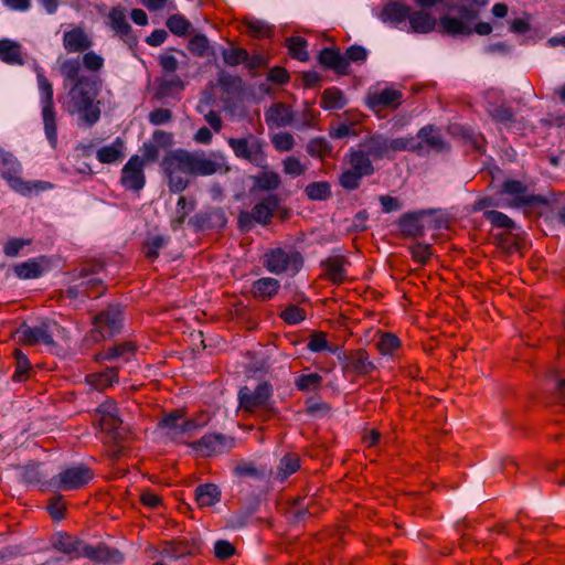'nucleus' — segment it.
I'll return each instance as SVG.
<instances>
[{"label": "nucleus", "mask_w": 565, "mask_h": 565, "mask_svg": "<svg viewBox=\"0 0 565 565\" xmlns=\"http://www.w3.org/2000/svg\"><path fill=\"white\" fill-rule=\"evenodd\" d=\"M253 190L267 192L249 210H242L237 216V227L243 233L250 232L256 225L267 227L273 218L286 222L291 217V210L285 203L282 198L274 193L281 185L280 175L274 170H264L252 177Z\"/></svg>", "instance_id": "f257e3e1"}, {"label": "nucleus", "mask_w": 565, "mask_h": 565, "mask_svg": "<svg viewBox=\"0 0 565 565\" xmlns=\"http://www.w3.org/2000/svg\"><path fill=\"white\" fill-rule=\"evenodd\" d=\"M387 159L386 136L381 132H370L356 147L349 149L345 161L349 168L338 177L339 185L345 191H355L362 180L376 171L373 161Z\"/></svg>", "instance_id": "f03ea898"}, {"label": "nucleus", "mask_w": 565, "mask_h": 565, "mask_svg": "<svg viewBox=\"0 0 565 565\" xmlns=\"http://www.w3.org/2000/svg\"><path fill=\"white\" fill-rule=\"evenodd\" d=\"M160 166L171 193H181L189 186L188 175L207 177L221 169V164L207 158L203 151L184 149L167 152Z\"/></svg>", "instance_id": "7ed1b4c3"}, {"label": "nucleus", "mask_w": 565, "mask_h": 565, "mask_svg": "<svg viewBox=\"0 0 565 565\" xmlns=\"http://www.w3.org/2000/svg\"><path fill=\"white\" fill-rule=\"evenodd\" d=\"M100 88L102 81L98 76L83 75L67 93L68 113L78 114L81 120L88 127L95 125L100 118L99 103H95Z\"/></svg>", "instance_id": "20e7f679"}, {"label": "nucleus", "mask_w": 565, "mask_h": 565, "mask_svg": "<svg viewBox=\"0 0 565 565\" xmlns=\"http://www.w3.org/2000/svg\"><path fill=\"white\" fill-rule=\"evenodd\" d=\"M487 2H448L438 12L437 31L451 36L472 35V24Z\"/></svg>", "instance_id": "39448f33"}, {"label": "nucleus", "mask_w": 565, "mask_h": 565, "mask_svg": "<svg viewBox=\"0 0 565 565\" xmlns=\"http://www.w3.org/2000/svg\"><path fill=\"white\" fill-rule=\"evenodd\" d=\"M274 390L273 385L267 382H260L254 390L243 386L238 390V407L249 415L259 412L262 422H267L276 415V408L273 405Z\"/></svg>", "instance_id": "423d86ee"}, {"label": "nucleus", "mask_w": 565, "mask_h": 565, "mask_svg": "<svg viewBox=\"0 0 565 565\" xmlns=\"http://www.w3.org/2000/svg\"><path fill=\"white\" fill-rule=\"evenodd\" d=\"M93 424L103 434L102 441L109 446H120L125 439L122 420L114 399H106L94 412Z\"/></svg>", "instance_id": "0eeeda50"}, {"label": "nucleus", "mask_w": 565, "mask_h": 565, "mask_svg": "<svg viewBox=\"0 0 565 565\" xmlns=\"http://www.w3.org/2000/svg\"><path fill=\"white\" fill-rule=\"evenodd\" d=\"M22 166L11 153L0 147V175L4 179L10 189L14 192L29 196L33 192L39 193L52 188L50 182L45 181H25L20 177Z\"/></svg>", "instance_id": "6e6552de"}, {"label": "nucleus", "mask_w": 565, "mask_h": 565, "mask_svg": "<svg viewBox=\"0 0 565 565\" xmlns=\"http://www.w3.org/2000/svg\"><path fill=\"white\" fill-rule=\"evenodd\" d=\"M498 195L502 200V207L536 209L548 205L545 196L530 193L529 186L523 181L514 179L504 180L498 190Z\"/></svg>", "instance_id": "1a4fd4ad"}, {"label": "nucleus", "mask_w": 565, "mask_h": 565, "mask_svg": "<svg viewBox=\"0 0 565 565\" xmlns=\"http://www.w3.org/2000/svg\"><path fill=\"white\" fill-rule=\"evenodd\" d=\"M305 259L302 254L295 247L269 248L264 254L263 265L270 273L275 275L289 274L290 276L297 275L303 267Z\"/></svg>", "instance_id": "9d476101"}, {"label": "nucleus", "mask_w": 565, "mask_h": 565, "mask_svg": "<svg viewBox=\"0 0 565 565\" xmlns=\"http://www.w3.org/2000/svg\"><path fill=\"white\" fill-rule=\"evenodd\" d=\"M124 310L119 303H109L93 317L89 338L100 342L118 334L122 329Z\"/></svg>", "instance_id": "9b49d317"}, {"label": "nucleus", "mask_w": 565, "mask_h": 565, "mask_svg": "<svg viewBox=\"0 0 565 565\" xmlns=\"http://www.w3.org/2000/svg\"><path fill=\"white\" fill-rule=\"evenodd\" d=\"M441 223V220L434 217V212L430 210L407 212L402 214L397 221L402 235L411 238L423 237L426 228L439 230Z\"/></svg>", "instance_id": "f8f14e48"}, {"label": "nucleus", "mask_w": 565, "mask_h": 565, "mask_svg": "<svg viewBox=\"0 0 565 565\" xmlns=\"http://www.w3.org/2000/svg\"><path fill=\"white\" fill-rule=\"evenodd\" d=\"M185 412L181 408L173 409L166 414L158 426L166 430V435L177 444H188L193 433L199 428L194 419H183Z\"/></svg>", "instance_id": "ddd939ff"}, {"label": "nucleus", "mask_w": 565, "mask_h": 565, "mask_svg": "<svg viewBox=\"0 0 565 565\" xmlns=\"http://www.w3.org/2000/svg\"><path fill=\"white\" fill-rule=\"evenodd\" d=\"M340 364L345 376L373 379L379 373L370 353L363 348L345 351L340 358Z\"/></svg>", "instance_id": "4468645a"}, {"label": "nucleus", "mask_w": 565, "mask_h": 565, "mask_svg": "<svg viewBox=\"0 0 565 565\" xmlns=\"http://www.w3.org/2000/svg\"><path fill=\"white\" fill-rule=\"evenodd\" d=\"M94 471L85 463L68 467L53 476L49 486L57 491H74L85 488L93 479Z\"/></svg>", "instance_id": "2eb2a0df"}, {"label": "nucleus", "mask_w": 565, "mask_h": 565, "mask_svg": "<svg viewBox=\"0 0 565 565\" xmlns=\"http://www.w3.org/2000/svg\"><path fill=\"white\" fill-rule=\"evenodd\" d=\"M61 326L51 319H44L39 326L30 327L23 322L18 329L19 342L23 345L34 347L44 344L47 347L54 345L53 335Z\"/></svg>", "instance_id": "dca6fc26"}, {"label": "nucleus", "mask_w": 565, "mask_h": 565, "mask_svg": "<svg viewBox=\"0 0 565 565\" xmlns=\"http://www.w3.org/2000/svg\"><path fill=\"white\" fill-rule=\"evenodd\" d=\"M227 143L237 158L256 167L267 168L264 142L260 139L250 135L244 138H230Z\"/></svg>", "instance_id": "f3484780"}, {"label": "nucleus", "mask_w": 565, "mask_h": 565, "mask_svg": "<svg viewBox=\"0 0 565 565\" xmlns=\"http://www.w3.org/2000/svg\"><path fill=\"white\" fill-rule=\"evenodd\" d=\"M418 10L411 11L409 25L413 32L428 33L438 28V12L441 4L448 2H418Z\"/></svg>", "instance_id": "a211bd4d"}, {"label": "nucleus", "mask_w": 565, "mask_h": 565, "mask_svg": "<svg viewBox=\"0 0 565 565\" xmlns=\"http://www.w3.org/2000/svg\"><path fill=\"white\" fill-rule=\"evenodd\" d=\"M190 446L202 457H212L231 451L235 447V438L221 433L206 434Z\"/></svg>", "instance_id": "6ab92c4d"}, {"label": "nucleus", "mask_w": 565, "mask_h": 565, "mask_svg": "<svg viewBox=\"0 0 565 565\" xmlns=\"http://www.w3.org/2000/svg\"><path fill=\"white\" fill-rule=\"evenodd\" d=\"M351 265L344 255H331L320 262V278L333 286H340L348 280V267Z\"/></svg>", "instance_id": "aec40b11"}, {"label": "nucleus", "mask_w": 565, "mask_h": 565, "mask_svg": "<svg viewBox=\"0 0 565 565\" xmlns=\"http://www.w3.org/2000/svg\"><path fill=\"white\" fill-rule=\"evenodd\" d=\"M85 540L66 531H57L50 537L51 547L68 559H79Z\"/></svg>", "instance_id": "412c9836"}, {"label": "nucleus", "mask_w": 565, "mask_h": 565, "mask_svg": "<svg viewBox=\"0 0 565 565\" xmlns=\"http://www.w3.org/2000/svg\"><path fill=\"white\" fill-rule=\"evenodd\" d=\"M143 161L138 154L129 158L127 163L121 169L120 183L121 185L135 192H139L146 184V175L143 171Z\"/></svg>", "instance_id": "4be33fe9"}, {"label": "nucleus", "mask_w": 565, "mask_h": 565, "mask_svg": "<svg viewBox=\"0 0 565 565\" xmlns=\"http://www.w3.org/2000/svg\"><path fill=\"white\" fill-rule=\"evenodd\" d=\"M189 224L194 228L195 232L221 230L226 226L227 217L222 207L213 206L194 214L189 220Z\"/></svg>", "instance_id": "5701e85b"}, {"label": "nucleus", "mask_w": 565, "mask_h": 565, "mask_svg": "<svg viewBox=\"0 0 565 565\" xmlns=\"http://www.w3.org/2000/svg\"><path fill=\"white\" fill-rule=\"evenodd\" d=\"M81 558H86L95 564H118L124 561V555L119 550L110 547L104 542L92 545L85 541Z\"/></svg>", "instance_id": "b1692460"}, {"label": "nucleus", "mask_w": 565, "mask_h": 565, "mask_svg": "<svg viewBox=\"0 0 565 565\" xmlns=\"http://www.w3.org/2000/svg\"><path fill=\"white\" fill-rule=\"evenodd\" d=\"M403 93L398 89L384 88L367 95L370 109L377 113L383 109H396L402 104Z\"/></svg>", "instance_id": "393cba45"}, {"label": "nucleus", "mask_w": 565, "mask_h": 565, "mask_svg": "<svg viewBox=\"0 0 565 565\" xmlns=\"http://www.w3.org/2000/svg\"><path fill=\"white\" fill-rule=\"evenodd\" d=\"M319 64L326 70H332L337 75H349L348 60L340 53L338 47H324L318 55Z\"/></svg>", "instance_id": "a878e982"}, {"label": "nucleus", "mask_w": 565, "mask_h": 565, "mask_svg": "<svg viewBox=\"0 0 565 565\" xmlns=\"http://www.w3.org/2000/svg\"><path fill=\"white\" fill-rule=\"evenodd\" d=\"M137 352V345L132 341H124L116 343L113 347L97 352L94 355L96 362L114 361L121 359L126 362L130 361Z\"/></svg>", "instance_id": "bb28decb"}, {"label": "nucleus", "mask_w": 565, "mask_h": 565, "mask_svg": "<svg viewBox=\"0 0 565 565\" xmlns=\"http://www.w3.org/2000/svg\"><path fill=\"white\" fill-rule=\"evenodd\" d=\"M280 290V282L274 277H262L252 282L250 295L259 302L274 299Z\"/></svg>", "instance_id": "cd10ccee"}, {"label": "nucleus", "mask_w": 565, "mask_h": 565, "mask_svg": "<svg viewBox=\"0 0 565 565\" xmlns=\"http://www.w3.org/2000/svg\"><path fill=\"white\" fill-rule=\"evenodd\" d=\"M93 45L87 33L79 26H75L63 34V46L68 53H84Z\"/></svg>", "instance_id": "c85d7f7f"}, {"label": "nucleus", "mask_w": 565, "mask_h": 565, "mask_svg": "<svg viewBox=\"0 0 565 565\" xmlns=\"http://www.w3.org/2000/svg\"><path fill=\"white\" fill-rule=\"evenodd\" d=\"M417 138L419 139L418 142H422V146L425 145L435 152H444L450 148L445 141L440 129L434 125L422 127L417 132Z\"/></svg>", "instance_id": "c756f323"}, {"label": "nucleus", "mask_w": 565, "mask_h": 565, "mask_svg": "<svg viewBox=\"0 0 565 565\" xmlns=\"http://www.w3.org/2000/svg\"><path fill=\"white\" fill-rule=\"evenodd\" d=\"M110 26L116 34L129 45L137 44V36L132 33V29L126 19L124 10L114 8L109 12Z\"/></svg>", "instance_id": "7c9ffc66"}, {"label": "nucleus", "mask_w": 565, "mask_h": 565, "mask_svg": "<svg viewBox=\"0 0 565 565\" xmlns=\"http://www.w3.org/2000/svg\"><path fill=\"white\" fill-rule=\"evenodd\" d=\"M265 120L269 127L280 128L294 120L291 107L285 103H274L265 113Z\"/></svg>", "instance_id": "2f4dec72"}, {"label": "nucleus", "mask_w": 565, "mask_h": 565, "mask_svg": "<svg viewBox=\"0 0 565 565\" xmlns=\"http://www.w3.org/2000/svg\"><path fill=\"white\" fill-rule=\"evenodd\" d=\"M119 382V367L109 366L86 376V383L96 391H105Z\"/></svg>", "instance_id": "473e14b6"}, {"label": "nucleus", "mask_w": 565, "mask_h": 565, "mask_svg": "<svg viewBox=\"0 0 565 565\" xmlns=\"http://www.w3.org/2000/svg\"><path fill=\"white\" fill-rule=\"evenodd\" d=\"M487 114L494 122L501 124L505 128H510L516 122L515 113L505 100H502L500 104L488 102Z\"/></svg>", "instance_id": "72a5a7b5"}, {"label": "nucleus", "mask_w": 565, "mask_h": 565, "mask_svg": "<svg viewBox=\"0 0 565 565\" xmlns=\"http://www.w3.org/2000/svg\"><path fill=\"white\" fill-rule=\"evenodd\" d=\"M105 269V263L100 259H86L81 262L74 269L68 271L70 279L72 281L75 280H86L89 278H94L93 276L98 275Z\"/></svg>", "instance_id": "f704fd0d"}, {"label": "nucleus", "mask_w": 565, "mask_h": 565, "mask_svg": "<svg viewBox=\"0 0 565 565\" xmlns=\"http://www.w3.org/2000/svg\"><path fill=\"white\" fill-rule=\"evenodd\" d=\"M386 151L388 160L394 159V154L396 152L409 151L420 153L422 142H417L416 138L413 136L397 137L393 139L386 137Z\"/></svg>", "instance_id": "c9c22d12"}, {"label": "nucleus", "mask_w": 565, "mask_h": 565, "mask_svg": "<svg viewBox=\"0 0 565 565\" xmlns=\"http://www.w3.org/2000/svg\"><path fill=\"white\" fill-rule=\"evenodd\" d=\"M241 31L257 40L270 39L274 34V30L268 23L249 17H245L241 21Z\"/></svg>", "instance_id": "e433bc0d"}, {"label": "nucleus", "mask_w": 565, "mask_h": 565, "mask_svg": "<svg viewBox=\"0 0 565 565\" xmlns=\"http://www.w3.org/2000/svg\"><path fill=\"white\" fill-rule=\"evenodd\" d=\"M160 554L171 559H180L192 554V545L186 539L164 541Z\"/></svg>", "instance_id": "4c0bfd02"}, {"label": "nucleus", "mask_w": 565, "mask_h": 565, "mask_svg": "<svg viewBox=\"0 0 565 565\" xmlns=\"http://www.w3.org/2000/svg\"><path fill=\"white\" fill-rule=\"evenodd\" d=\"M411 9L403 2H386L383 7L380 18L383 22H390L395 25L409 20Z\"/></svg>", "instance_id": "58836bf2"}, {"label": "nucleus", "mask_w": 565, "mask_h": 565, "mask_svg": "<svg viewBox=\"0 0 565 565\" xmlns=\"http://www.w3.org/2000/svg\"><path fill=\"white\" fill-rule=\"evenodd\" d=\"M124 140L117 137L111 145L99 148L96 158L100 163L111 164L124 158Z\"/></svg>", "instance_id": "ea45409f"}, {"label": "nucleus", "mask_w": 565, "mask_h": 565, "mask_svg": "<svg viewBox=\"0 0 565 565\" xmlns=\"http://www.w3.org/2000/svg\"><path fill=\"white\" fill-rule=\"evenodd\" d=\"M195 500L200 508L215 505L221 500V490L214 483H203L195 489Z\"/></svg>", "instance_id": "a19ab883"}, {"label": "nucleus", "mask_w": 565, "mask_h": 565, "mask_svg": "<svg viewBox=\"0 0 565 565\" xmlns=\"http://www.w3.org/2000/svg\"><path fill=\"white\" fill-rule=\"evenodd\" d=\"M170 237L167 235L148 236L141 244V253L149 262H154L160 250L168 246Z\"/></svg>", "instance_id": "79ce46f5"}, {"label": "nucleus", "mask_w": 565, "mask_h": 565, "mask_svg": "<svg viewBox=\"0 0 565 565\" xmlns=\"http://www.w3.org/2000/svg\"><path fill=\"white\" fill-rule=\"evenodd\" d=\"M0 60L11 65H23L21 45L8 39L0 40Z\"/></svg>", "instance_id": "37998d69"}, {"label": "nucleus", "mask_w": 565, "mask_h": 565, "mask_svg": "<svg viewBox=\"0 0 565 565\" xmlns=\"http://www.w3.org/2000/svg\"><path fill=\"white\" fill-rule=\"evenodd\" d=\"M347 104L344 93L335 86L326 88L321 94L320 106L326 110L342 109Z\"/></svg>", "instance_id": "c03bdc74"}, {"label": "nucleus", "mask_w": 565, "mask_h": 565, "mask_svg": "<svg viewBox=\"0 0 565 565\" xmlns=\"http://www.w3.org/2000/svg\"><path fill=\"white\" fill-rule=\"evenodd\" d=\"M301 467V460L298 454L288 452L282 456L277 466V479L281 482L296 473Z\"/></svg>", "instance_id": "a18cd8bd"}, {"label": "nucleus", "mask_w": 565, "mask_h": 565, "mask_svg": "<svg viewBox=\"0 0 565 565\" xmlns=\"http://www.w3.org/2000/svg\"><path fill=\"white\" fill-rule=\"evenodd\" d=\"M512 231L513 230L504 231L495 236L498 246L510 254L521 250L525 245L524 237L519 233H513Z\"/></svg>", "instance_id": "49530a36"}, {"label": "nucleus", "mask_w": 565, "mask_h": 565, "mask_svg": "<svg viewBox=\"0 0 565 565\" xmlns=\"http://www.w3.org/2000/svg\"><path fill=\"white\" fill-rule=\"evenodd\" d=\"M42 119L45 137L50 146L55 149L57 147V121L55 107H42Z\"/></svg>", "instance_id": "de8ad7c7"}, {"label": "nucleus", "mask_w": 565, "mask_h": 565, "mask_svg": "<svg viewBox=\"0 0 565 565\" xmlns=\"http://www.w3.org/2000/svg\"><path fill=\"white\" fill-rule=\"evenodd\" d=\"M13 271L20 279H36L43 275L44 268L38 259L33 258L15 264L13 266Z\"/></svg>", "instance_id": "09e8293b"}, {"label": "nucleus", "mask_w": 565, "mask_h": 565, "mask_svg": "<svg viewBox=\"0 0 565 565\" xmlns=\"http://www.w3.org/2000/svg\"><path fill=\"white\" fill-rule=\"evenodd\" d=\"M195 201L181 195L177 202L175 216L171 220L170 226L178 231L185 222L188 215L194 211Z\"/></svg>", "instance_id": "8fccbe9b"}, {"label": "nucleus", "mask_w": 565, "mask_h": 565, "mask_svg": "<svg viewBox=\"0 0 565 565\" xmlns=\"http://www.w3.org/2000/svg\"><path fill=\"white\" fill-rule=\"evenodd\" d=\"M12 356L15 360V370L12 374L13 382H25L31 374L32 365L29 358L20 349H14Z\"/></svg>", "instance_id": "3c124183"}, {"label": "nucleus", "mask_w": 565, "mask_h": 565, "mask_svg": "<svg viewBox=\"0 0 565 565\" xmlns=\"http://www.w3.org/2000/svg\"><path fill=\"white\" fill-rule=\"evenodd\" d=\"M234 473L237 477H248L256 480H265L269 477L270 471L266 467H257L250 461H241L234 468Z\"/></svg>", "instance_id": "603ef678"}, {"label": "nucleus", "mask_w": 565, "mask_h": 565, "mask_svg": "<svg viewBox=\"0 0 565 565\" xmlns=\"http://www.w3.org/2000/svg\"><path fill=\"white\" fill-rule=\"evenodd\" d=\"M323 377L317 373L300 374L295 379V387L299 392H319L322 387Z\"/></svg>", "instance_id": "864d4df0"}, {"label": "nucleus", "mask_w": 565, "mask_h": 565, "mask_svg": "<svg viewBox=\"0 0 565 565\" xmlns=\"http://www.w3.org/2000/svg\"><path fill=\"white\" fill-rule=\"evenodd\" d=\"M402 348L401 339L393 332H380L376 349L382 355L394 356Z\"/></svg>", "instance_id": "5fc2aeb1"}, {"label": "nucleus", "mask_w": 565, "mask_h": 565, "mask_svg": "<svg viewBox=\"0 0 565 565\" xmlns=\"http://www.w3.org/2000/svg\"><path fill=\"white\" fill-rule=\"evenodd\" d=\"M307 153L312 158L324 159L331 157L333 147L323 137H315L307 143Z\"/></svg>", "instance_id": "6e6d98bb"}, {"label": "nucleus", "mask_w": 565, "mask_h": 565, "mask_svg": "<svg viewBox=\"0 0 565 565\" xmlns=\"http://www.w3.org/2000/svg\"><path fill=\"white\" fill-rule=\"evenodd\" d=\"M286 46L289 55L300 62H307L309 60V53L307 51L308 42L302 36H290L286 40Z\"/></svg>", "instance_id": "4d7b16f0"}, {"label": "nucleus", "mask_w": 565, "mask_h": 565, "mask_svg": "<svg viewBox=\"0 0 565 565\" xmlns=\"http://www.w3.org/2000/svg\"><path fill=\"white\" fill-rule=\"evenodd\" d=\"M307 198L311 201H324L331 198V184L328 181H315L305 188Z\"/></svg>", "instance_id": "13d9d810"}, {"label": "nucleus", "mask_w": 565, "mask_h": 565, "mask_svg": "<svg viewBox=\"0 0 565 565\" xmlns=\"http://www.w3.org/2000/svg\"><path fill=\"white\" fill-rule=\"evenodd\" d=\"M483 216L493 227L509 231L518 227L511 217L497 210L484 211Z\"/></svg>", "instance_id": "bf43d9fd"}, {"label": "nucleus", "mask_w": 565, "mask_h": 565, "mask_svg": "<svg viewBox=\"0 0 565 565\" xmlns=\"http://www.w3.org/2000/svg\"><path fill=\"white\" fill-rule=\"evenodd\" d=\"M492 544H493V541L491 540V536L483 537V539H477V537L472 536L471 534H463L459 542L461 550L465 552H470L475 548L490 551Z\"/></svg>", "instance_id": "052dcab7"}, {"label": "nucleus", "mask_w": 565, "mask_h": 565, "mask_svg": "<svg viewBox=\"0 0 565 565\" xmlns=\"http://www.w3.org/2000/svg\"><path fill=\"white\" fill-rule=\"evenodd\" d=\"M169 31L177 36H185L191 29V22L181 14H172L166 22Z\"/></svg>", "instance_id": "680f3d73"}, {"label": "nucleus", "mask_w": 565, "mask_h": 565, "mask_svg": "<svg viewBox=\"0 0 565 565\" xmlns=\"http://www.w3.org/2000/svg\"><path fill=\"white\" fill-rule=\"evenodd\" d=\"M83 286V296L87 298L97 299L104 296L107 291V286L100 278H89L81 282Z\"/></svg>", "instance_id": "e2e57ef3"}, {"label": "nucleus", "mask_w": 565, "mask_h": 565, "mask_svg": "<svg viewBox=\"0 0 565 565\" xmlns=\"http://www.w3.org/2000/svg\"><path fill=\"white\" fill-rule=\"evenodd\" d=\"M222 57L227 66L235 67L241 64L245 65V61L248 57V51L238 46L224 49L222 52Z\"/></svg>", "instance_id": "0e129e2a"}, {"label": "nucleus", "mask_w": 565, "mask_h": 565, "mask_svg": "<svg viewBox=\"0 0 565 565\" xmlns=\"http://www.w3.org/2000/svg\"><path fill=\"white\" fill-rule=\"evenodd\" d=\"M307 317V312L298 305H289L279 313V318L287 324L295 326L301 323Z\"/></svg>", "instance_id": "69168bd1"}, {"label": "nucleus", "mask_w": 565, "mask_h": 565, "mask_svg": "<svg viewBox=\"0 0 565 565\" xmlns=\"http://www.w3.org/2000/svg\"><path fill=\"white\" fill-rule=\"evenodd\" d=\"M81 67L82 66H81V62L78 61V58H70V60L64 61L61 64L60 70H61V74L63 75L65 81H68L72 84H75L83 76V75H79Z\"/></svg>", "instance_id": "338daca9"}, {"label": "nucleus", "mask_w": 565, "mask_h": 565, "mask_svg": "<svg viewBox=\"0 0 565 565\" xmlns=\"http://www.w3.org/2000/svg\"><path fill=\"white\" fill-rule=\"evenodd\" d=\"M546 382L555 391L556 398L563 402L565 399V377L561 376L558 370L553 369L546 373Z\"/></svg>", "instance_id": "774afa93"}]
</instances>
